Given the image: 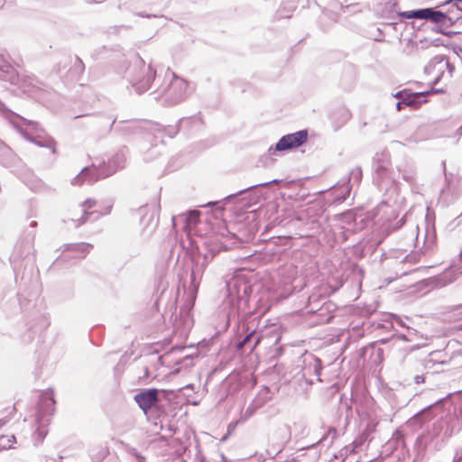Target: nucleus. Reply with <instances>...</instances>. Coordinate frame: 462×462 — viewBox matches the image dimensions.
Returning a JSON list of instances; mask_svg holds the SVG:
<instances>
[{"label": "nucleus", "mask_w": 462, "mask_h": 462, "mask_svg": "<svg viewBox=\"0 0 462 462\" xmlns=\"http://www.w3.org/2000/svg\"><path fill=\"white\" fill-rule=\"evenodd\" d=\"M159 391L155 388L143 391L134 396V401L139 407L147 413L148 411L159 401Z\"/></svg>", "instance_id": "nucleus-3"}, {"label": "nucleus", "mask_w": 462, "mask_h": 462, "mask_svg": "<svg viewBox=\"0 0 462 462\" xmlns=\"http://www.w3.org/2000/svg\"><path fill=\"white\" fill-rule=\"evenodd\" d=\"M430 92H440V90L432 89V90H430ZM428 93H430V91L412 94L411 97L405 98L403 100V102H398L396 105L397 109L401 110L402 105L417 106L420 105L421 103H425L426 99L424 97H425V95Z\"/></svg>", "instance_id": "nucleus-6"}, {"label": "nucleus", "mask_w": 462, "mask_h": 462, "mask_svg": "<svg viewBox=\"0 0 462 462\" xmlns=\"http://www.w3.org/2000/svg\"><path fill=\"white\" fill-rule=\"evenodd\" d=\"M15 443L16 438L14 434H5L0 436V450L11 448Z\"/></svg>", "instance_id": "nucleus-8"}, {"label": "nucleus", "mask_w": 462, "mask_h": 462, "mask_svg": "<svg viewBox=\"0 0 462 462\" xmlns=\"http://www.w3.org/2000/svg\"><path fill=\"white\" fill-rule=\"evenodd\" d=\"M449 62L441 56L433 58L425 67L426 74L432 76L434 83H437L442 78L444 72L449 69Z\"/></svg>", "instance_id": "nucleus-2"}, {"label": "nucleus", "mask_w": 462, "mask_h": 462, "mask_svg": "<svg viewBox=\"0 0 462 462\" xmlns=\"http://www.w3.org/2000/svg\"><path fill=\"white\" fill-rule=\"evenodd\" d=\"M245 346V344H243V341H241L239 344H238V348H242L243 346Z\"/></svg>", "instance_id": "nucleus-19"}, {"label": "nucleus", "mask_w": 462, "mask_h": 462, "mask_svg": "<svg viewBox=\"0 0 462 462\" xmlns=\"http://www.w3.org/2000/svg\"><path fill=\"white\" fill-rule=\"evenodd\" d=\"M43 402H44L45 405H47V406L49 407V409H48V411H47V412H48L49 414L52 413V411H53V406H54V403H55L54 400H53L52 398H51V397H50V398H45V399L43 400Z\"/></svg>", "instance_id": "nucleus-11"}, {"label": "nucleus", "mask_w": 462, "mask_h": 462, "mask_svg": "<svg viewBox=\"0 0 462 462\" xmlns=\"http://www.w3.org/2000/svg\"><path fill=\"white\" fill-rule=\"evenodd\" d=\"M74 67H75V69L78 71V74H81L82 73L84 66H83L81 60L76 59L74 60Z\"/></svg>", "instance_id": "nucleus-12"}, {"label": "nucleus", "mask_w": 462, "mask_h": 462, "mask_svg": "<svg viewBox=\"0 0 462 462\" xmlns=\"http://www.w3.org/2000/svg\"><path fill=\"white\" fill-rule=\"evenodd\" d=\"M457 134L459 136L462 135V125L457 130Z\"/></svg>", "instance_id": "nucleus-17"}, {"label": "nucleus", "mask_w": 462, "mask_h": 462, "mask_svg": "<svg viewBox=\"0 0 462 462\" xmlns=\"http://www.w3.org/2000/svg\"><path fill=\"white\" fill-rule=\"evenodd\" d=\"M404 223V220L402 218L398 221H396L394 224H386L383 223L381 226V233L383 235V236H388L392 231L401 227Z\"/></svg>", "instance_id": "nucleus-9"}, {"label": "nucleus", "mask_w": 462, "mask_h": 462, "mask_svg": "<svg viewBox=\"0 0 462 462\" xmlns=\"http://www.w3.org/2000/svg\"><path fill=\"white\" fill-rule=\"evenodd\" d=\"M437 32H441V33H444V34H447V35H450L452 33H454L453 32H444L443 31H441L440 29H436L435 30Z\"/></svg>", "instance_id": "nucleus-16"}, {"label": "nucleus", "mask_w": 462, "mask_h": 462, "mask_svg": "<svg viewBox=\"0 0 462 462\" xmlns=\"http://www.w3.org/2000/svg\"><path fill=\"white\" fill-rule=\"evenodd\" d=\"M432 44H433L434 46H439V45H441L442 43L440 42V40H439V39H436V40H434V41L432 42Z\"/></svg>", "instance_id": "nucleus-15"}, {"label": "nucleus", "mask_w": 462, "mask_h": 462, "mask_svg": "<svg viewBox=\"0 0 462 462\" xmlns=\"http://www.w3.org/2000/svg\"><path fill=\"white\" fill-rule=\"evenodd\" d=\"M447 16L444 13L439 11L433 12L431 21L434 23H444L447 20Z\"/></svg>", "instance_id": "nucleus-10"}, {"label": "nucleus", "mask_w": 462, "mask_h": 462, "mask_svg": "<svg viewBox=\"0 0 462 462\" xmlns=\"http://www.w3.org/2000/svg\"><path fill=\"white\" fill-rule=\"evenodd\" d=\"M254 331H253V332L249 333V334H248V335H247V336L243 339V344L246 345V344L250 341V339H251V337L254 336Z\"/></svg>", "instance_id": "nucleus-13"}, {"label": "nucleus", "mask_w": 462, "mask_h": 462, "mask_svg": "<svg viewBox=\"0 0 462 462\" xmlns=\"http://www.w3.org/2000/svg\"><path fill=\"white\" fill-rule=\"evenodd\" d=\"M414 380H415L416 383H423V381H424L423 377L420 375L415 376Z\"/></svg>", "instance_id": "nucleus-14"}, {"label": "nucleus", "mask_w": 462, "mask_h": 462, "mask_svg": "<svg viewBox=\"0 0 462 462\" xmlns=\"http://www.w3.org/2000/svg\"><path fill=\"white\" fill-rule=\"evenodd\" d=\"M434 10L430 8L420 9L414 11H406L402 15L408 19H430L431 20Z\"/></svg>", "instance_id": "nucleus-7"}, {"label": "nucleus", "mask_w": 462, "mask_h": 462, "mask_svg": "<svg viewBox=\"0 0 462 462\" xmlns=\"http://www.w3.org/2000/svg\"><path fill=\"white\" fill-rule=\"evenodd\" d=\"M260 343V337H258L254 343V348Z\"/></svg>", "instance_id": "nucleus-18"}, {"label": "nucleus", "mask_w": 462, "mask_h": 462, "mask_svg": "<svg viewBox=\"0 0 462 462\" xmlns=\"http://www.w3.org/2000/svg\"><path fill=\"white\" fill-rule=\"evenodd\" d=\"M16 413V404L13 400L0 401V430L6 427Z\"/></svg>", "instance_id": "nucleus-4"}, {"label": "nucleus", "mask_w": 462, "mask_h": 462, "mask_svg": "<svg viewBox=\"0 0 462 462\" xmlns=\"http://www.w3.org/2000/svg\"><path fill=\"white\" fill-rule=\"evenodd\" d=\"M97 205V201L93 199H88L87 200H85L82 205H81V209H80V212L82 213L81 214V217H79V218H75L74 215L70 217V220L71 221H74L75 222V226H80L82 224H84L88 218V216L90 214L93 213V211H90L95 206Z\"/></svg>", "instance_id": "nucleus-5"}, {"label": "nucleus", "mask_w": 462, "mask_h": 462, "mask_svg": "<svg viewBox=\"0 0 462 462\" xmlns=\"http://www.w3.org/2000/svg\"><path fill=\"white\" fill-rule=\"evenodd\" d=\"M308 140V131L301 130L282 136L275 145L276 151H286L298 148Z\"/></svg>", "instance_id": "nucleus-1"}]
</instances>
